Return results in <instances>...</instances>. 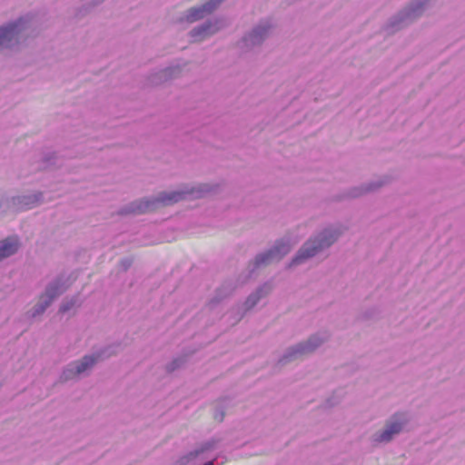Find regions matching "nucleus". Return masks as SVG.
I'll return each mask as SVG.
<instances>
[{"instance_id": "ddd939ff", "label": "nucleus", "mask_w": 465, "mask_h": 465, "mask_svg": "<svg viewBox=\"0 0 465 465\" xmlns=\"http://www.w3.org/2000/svg\"><path fill=\"white\" fill-rule=\"evenodd\" d=\"M220 440H221L218 438H212L203 442L199 447L188 452L186 455L181 457V459L179 460L180 465H187L190 462L194 461L196 460H203L208 459V457L205 455L206 452L214 450L218 443L220 442Z\"/></svg>"}, {"instance_id": "412c9836", "label": "nucleus", "mask_w": 465, "mask_h": 465, "mask_svg": "<svg viewBox=\"0 0 465 465\" xmlns=\"http://www.w3.org/2000/svg\"><path fill=\"white\" fill-rule=\"evenodd\" d=\"M52 303L50 300L45 299L43 295H40L38 302L30 311L31 316L35 318L43 314Z\"/></svg>"}, {"instance_id": "f257e3e1", "label": "nucleus", "mask_w": 465, "mask_h": 465, "mask_svg": "<svg viewBox=\"0 0 465 465\" xmlns=\"http://www.w3.org/2000/svg\"><path fill=\"white\" fill-rule=\"evenodd\" d=\"M210 183L183 184L177 190L160 192L156 196L131 202L121 207L119 215H140L156 210L160 206H169L184 200L200 199L214 190Z\"/></svg>"}, {"instance_id": "4468645a", "label": "nucleus", "mask_w": 465, "mask_h": 465, "mask_svg": "<svg viewBox=\"0 0 465 465\" xmlns=\"http://www.w3.org/2000/svg\"><path fill=\"white\" fill-rule=\"evenodd\" d=\"M42 192L11 197L14 211H23L35 208L43 203Z\"/></svg>"}, {"instance_id": "393cba45", "label": "nucleus", "mask_w": 465, "mask_h": 465, "mask_svg": "<svg viewBox=\"0 0 465 465\" xmlns=\"http://www.w3.org/2000/svg\"><path fill=\"white\" fill-rule=\"evenodd\" d=\"M14 211V207L12 205L11 198L7 196H1L0 197V212L1 213H7L8 211Z\"/></svg>"}, {"instance_id": "20e7f679", "label": "nucleus", "mask_w": 465, "mask_h": 465, "mask_svg": "<svg viewBox=\"0 0 465 465\" xmlns=\"http://www.w3.org/2000/svg\"><path fill=\"white\" fill-rule=\"evenodd\" d=\"M33 25V17L25 15L0 25V51L16 46Z\"/></svg>"}, {"instance_id": "39448f33", "label": "nucleus", "mask_w": 465, "mask_h": 465, "mask_svg": "<svg viewBox=\"0 0 465 465\" xmlns=\"http://www.w3.org/2000/svg\"><path fill=\"white\" fill-rule=\"evenodd\" d=\"M328 339L329 334L326 331L313 333L306 341L288 347L279 358L277 364L284 366L305 355L311 354L327 341Z\"/></svg>"}, {"instance_id": "1a4fd4ad", "label": "nucleus", "mask_w": 465, "mask_h": 465, "mask_svg": "<svg viewBox=\"0 0 465 465\" xmlns=\"http://www.w3.org/2000/svg\"><path fill=\"white\" fill-rule=\"evenodd\" d=\"M272 31V24L268 20H262L252 29L246 33L238 43L241 49L245 51L252 50L262 45L268 38Z\"/></svg>"}, {"instance_id": "6e6552de", "label": "nucleus", "mask_w": 465, "mask_h": 465, "mask_svg": "<svg viewBox=\"0 0 465 465\" xmlns=\"http://www.w3.org/2000/svg\"><path fill=\"white\" fill-rule=\"evenodd\" d=\"M410 419L406 412H397L386 420L383 430L373 435V440L377 443H388L400 434L408 424Z\"/></svg>"}, {"instance_id": "dca6fc26", "label": "nucleus", "mask_w": 465, "mask_h": 465, "mask_svg": "<svg viewBox=\"0 0 465 465\" xmlns=\"http://www.w3.org/2000/svg\"><path fill=\"white\" fill-rule=\"evenodd\" d=\"M182 73L180 65H171L163 70H160L150 77V83L152 84H160L173 78L178 77Z\"/></svg>"}, {"instance_id": "5701e85b", "label": "nucleus", "mask_w": 465, "mask_h": 465, "mask_svg": "<svg viewBox=\"0 0 465 465\" xmlns=\"http://www.w3.org/2000/svg\"><path fill=\"white\" fill-rule=\"evenodd\" d=\"M185 362H186L185 356L176 357L170 363L167 364L166 371L169 373L173 372L174 371L183 367L185 364Z\"/></svg>"}, {"instance_id": "423d86ee", "label": "nucleus", "mask_w": 465, "mask_h": 465, "mask_svg": "<svg viewBox=\"0 0 465 465\" xmlns=\"http://www.w3.org/2000/svg\"><path fill=\"white\" fill-rule=\"evenodd\" d=\"M429 0H411L398 14L389 19L385 25L388 34H393L419 18L426 10Z\"/></svg>"}, {"instance_id": "0eeeda50", "label": "nucleus", "mask_w": 465, "mask_h": 465, "mask_svg": "<svg viewBox=\"0 0 465 465\" xmlns=\"http://www.w3.org/2000/svg\"><path fill=\"white\" fill-rule=\"evenodd\" d=\"M291 250L292 244L290 239L282 238L277 240L270 249L256 254L254 259L249 262L248 268L250 274H252L261 267L282 260Z\"/></svg>"}, {"instance_id": "6ab92c4d", "label": "nucleus", "mask_w": 465, "mask_h": 465, "mask_svg": "<svg viewBox=\"0 0 465 465\" xmlns=\"http://www.w3.org/2000/svg\"><path fill=\"white\" fill-rule=\"evenodd\" d=\"M232 401L230 398H223V399H221L216 403L215 408H214V412H213L214 420H216L219 422L223 421L224 415H225V411L229 407L232 406Z\"/></svg>"}, {"instance_id": "2eb2a0df", "label": "nucleus", "mask_w": 465, "mask_h": 465, "mask_svg": "<svg viewBox=\"0 0 465 465\" xmlns=\"http://www.w3.org/2000/svg\"><path fill=\"white\" fill-rule=\"evenodd\" d=\"M272 291V284L270 282H266L260 285L254 292H252L246 299L243 306L244 311L247 312L252 309L261 299L267 296Z\"/></svg>"}, {"instance_id": "a878e982", "label": "nucleus", "mask_w": 465, "mask_h": 465, "mask_svg": "<svg viewBox=\"0 0 465 465\" xmlns=\"http://www.w3.org/2000/svg\"><path fill=\"white\" fill-rule=\"evenodd\" d=\"M132 260L129 259V258H124L123 260H121L120 262V266L122 267L123 271H127L131 265H132Z\"/></svg>"}, {"instance_id": "bb28decb", "label": "nucleus", "mask_w": 465, "mask_h": 465, "mask_svg": "<svg viewBox=\"0 0 465 465\" xmlns=\"http://www.w3.org/2000/svg\"><path fill=\"white\" fill-rule=\"evenodd\" d=\"M103 2H104V0H88L84 4V5H87V9H90V8H93V7H95V6L99 5Z\"/></svg>"}, {"instance_id": "9d476101", "label": "nucleus", "mask_w": 465, "mask_h": 465, "mask_svg": "<svg viewBox=\"0 0 465 465\" xmlns=\"http://www.w3.org/2000/svg\"><path fill=\"white\" fill-rule=\"evenodd\" d=\"M224 0H208L204 4L186 10L180 17V22L193 23L214 12Z\"/></svg>"}, {"instance_id": "9b49d317", "label": "nucleus", "mask_w": 465, "mask_h": 465, "mask_svg": "<svg viewBox=\"0 0 465 465\" xmlns=\"http://www.w3.org/2000/svg\"><path fill=\"white\" fill-rule=\"evenodd\" d=\"M70 276L65 272H61L47 283L41 295H43L45 299L50 300V302H53L62 295L70 287Z\"/></svg>"}, {"instance_id": "a211bd4d", "label": "nucleus", "mask_w": 465, "mask_h": 465, "mask_svg": "<svg viewBox=\"0 0 465 465\" xmlns=\"http://www.w3.org/2000/svg\"><path fill=\"white\" fill-rule=\"evenodd\" d=\"M387 183H388V177L384 176V177H380L374 181L370 182L364 187L351 188V193H350L351 198L358 197L364 193L374 192V191L378 190L379 188H381L382 185L386 184Z\"/></svg>"}, {"instance_id": "b1692460", "label": "nucleus", "mask_w": 465, "mask_h": 465, "mask_svg": "<svg viewBox=\"0 0 465 465\" xmlns=\"http://www.w3.org/2000/svg\"><path fill=\"white\" fill-rule=\"evenodd\" d=\"M76 303V298L73 297L71 299H65L62 302L59 307V312L65 313L69 312Z\"/></svg>"}, {"instance_id": "f3484780", "label": "nucleus", "mask_w": 465, "mask_h": 465, "mask_svg": "<svg viewBox=\"0 0 465 465\" xmlns=\"http://www.w3.org/2000/svg\"><path fill=\"white\" fill-rule=\"evenodd\" d=\"M20 242L17 237L11 236L0 241V262L15 254Z\"/></svg>"}, {"instance_id": "aec40b11", "label": "nucleus", "mask_w": 465, "mask_h": 465, "mask_svg": "<svg viewBox=\"0 0 465 465\" xmlns=\"http://www.w3.org/2000/svg\"><path fill=\"white\" fill-rule=\"evenodd\" d=\"M57 162V154L53 152H48L42 156L41 162L34 170H45L52 166H55Z\"/></svg>"}, {"instance_id": "f8f14e48", "label": "nucleus", "mask_w": 465, "mask_h": 465, "mask_svg": "<svg viewBox=\"0 0 465 465\" xmlns=\"http://www.w3.org/2000/svg\"><path fill=\"white\" fill-rule=\"evenodd\" d=\"M223 27L222 21L219 19L207 20L200 25L193 27L189 35L195 42H202L217 32Z\"/></svg>"}, {"instance_id": "4be33fe9", "label": "nucleus", "mask_w": 465, "mask_h": 465, "mask_svg": "<svg viewBox=\"0 0 465 465\" xmlns=\"http://www.w3.org/2000/svg\"><path fill=\"white\" fill-rule=\"evenodd\" d=\"M234 289V286L232 283L223 284L222 287L217 289L214 297L211 300V304H216L220 302L223 299L230 295Z\"/></svg>"}, {"instance_id": "f03ea898", "label": "nucleus", "mask_w": 465, "mask_h": 465, "mask_svg": "<svg viewBox=\"0 0 465 465\" xmlns=\"http://www.w3.org/2000/svg\"><path fill=\"white\" fill-rule=\"evenodd\" d=\"M341 235L340 227L331 225L312 234L299 248L296 254L288 263L287 268H292L305 263L328 250Z\"/></svg>"}, {"instance_id": "7ed1b4c3", "label": "nucleus", "mask_w": 465, "mask_h": 465, "mask_svg": "<svg viewBox=\"0 0 465 465\" xmlns=\"http://www.w3.org/2000/svg\"><path fill=\"white\" fill-rule=\"evenodd\" d=\"M120 346V343L110 344L91 354L84 355L79 360L69 362L63 368L59 376V382L65 383L81 376L88 375L98 361L116 355Z\"/></svg>"}]
</instances>
